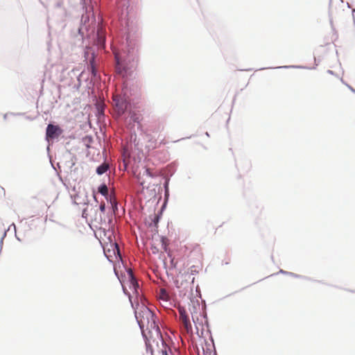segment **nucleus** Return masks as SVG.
I'll use <instances>...</instances> for the list:
<instances>
[{
    "label": "nucleus",
    "mask_w": 355,
    "mask_h": 355,
    "mask_svg": "<svg viewBox=\"0 0 355 355\" xmlns=\"http://www.w3.org/2000/svg\"><path fill=\"white\" fill-rule=\"evenodd\" d=\"M135 317L144 336L146 338V343L147 347L150 349L151 355H155L151 342L155 343V340H151V336L150 334L153 331L157 337H159L160 334L159 327L155 322L154 313L144 304H138L135 309Z\"/></svg>",
    "instance_id": "f257e3e1"
},
{
    "label": "nucleus",
    "mask_w": 355,
    "mask_h": 355,
    "mask_svg": "<svg viewBox=\"0 0 355 355\" xmlns=\"http://www.w3.org/2000/svg\"><path fill=\"white\" fill-rule=\"evenodd\" d=\"M178 309L180 314V320L184 327V331L187 334H193L189 315H191L193 322L194 324L196 330V333L199 335V331H201V334H202L204 318L201 313L200 305L195 306L193 304H189L188 310H187L183 306H179Z\"/></svg>",
    "instance_id": "f03ea898"
},
{
    "label": "nucleus",
    "mask_w": 355,
    "mask_h": 355,
    "mask_svg": "<svg viewBox=\"0 0 355 355\" xmlns=\"http://www.w3.org/2000/svg\"><path fill=\"white\" fill-rule=\"evenodd\" d=\"M161 343L162 347L157 349V352L159 355H180V352L176 349H172L170 347L167 346L162 338L161 336L157 337Z\"/></svg>",
    "instance_id": "7ed1b4c3"
},
{
    "label": "nucleus",
    "mask_w": 355,
    "mask_h": 355,
    "mask_svg": "<svg viewBox=\"0 0 355 355\" xmlns=\"http://www.w3.org/2000/svg\"><path fill=\"white\" fill-rule=\"evenodd\" d=\"M62 133V130L58 126L53 124H49L46 128V139L58 138Z\"/></svg>",
    "instance_id": "20e7f679"
},
{
    "label": "nucleus",
    "mask_w": 355,
    "mask_h": 355,
    "mask_svg": "<svg viewBox=\"0 0 355 355\" xmlns=\"http://www.w3.org/2000/svg\"><path fill=\"white\" fill-rule=\"evenodd\" d=\"M114 101H116V106L118 107V111L121 113H124L125 110L127 109L128 104L125 101L116 100L114 98Z\"/></svg>",
    "instance_id": "39448f33"
},
{
    "label": "nucleus",
    "mask_w": 355,
    "mask_h": 355,
    "mask_svg": "<svg viewBox=\"0 0 355 355\" xmlns=\"http://www.w3.org/2000/svg\"><path fill=\"white\" fill-rule=\"evenodd\" d=\"M148 137H149L150 138L147 141L146 146L149 150H154L159 147V144L157 142L156 139H154L153 138L150 137V135H148Z\"/></svg>",
    "instance_id": "423d86ee"
},
{
    "label": "nucleus",
    "mask_w": 355,
    "mask_h": 355,
    "mask_svg": "<svg viewBox=\"0 0 355 355\" xmlns=\"http://www.w3.org/2000/svg\"><path fill=\"white\" fill-rule=\"evenodd\" d=\"M108 169V165L107 164H103L96 168V173L98 175L105 173Z\"/></svg>",
    "instance_id": "0eeeda50"
},
{
    "label": "nucleus",
    "mask_w": 355,
    "mask_h": 355,
    "mask_svg": "<svg viewBox=\"0 0 355 355\" xmlns=\"http://www.w3.org/2000/svg\"><path fill=\"white\" fill-rule=\"evenodd\" d=\"M110 246L112 248L113 254L115 256H119V257H121L119 248L117 243H112V244H110Z\"/></svg>",
    "instance_id": "6e6552de"
},
{
    "label": "nucleus",
    "mask_w": 355,
    "mask_h": 355,
    "mask_svg": "<svg viewBox=\"0 0 355 355\" xmlns=\"http://www.w3.org/2000/svg\"><path fill=\"white\" fill-rule=\"evenodd\" d=\"M98 191L103 196H107L108 193V189L105 184H103L98 188Z\"/></svg>",
    "instance_id": "1a4fd4ad"
},
{
    "label": "nucleus",
    "mask_w": 355,
    "mask_h": 355,
    "mask_svg": "<svg viewBox=\"0 0 355 355\" xmlns=\"http://www.w3.org/2000/svg\"><path fill=\"white\" fill-rule=\"evenodd\" d=\"M146 175L147 177H149V178H153V177H155L156 175L153 173L150 168H146L145 171H144V175Z\"/></svg>",
    "instance_id": "9d476101"
},
{
    "label": "nucleus",
    "mask_w": 355,
    "mask_h": 355,
    "mask_svg": "<svg viewBox=\"0 0 355 355\" xmlns=\"http://www.w3.org/2000/svg\"><path fill=\"white\" fill-rule=\"evenodd\" d=\"M128 275L130 276V278L131 279V282L132 284L135 286V284H136L137 286H138L137 283L136 282V280L135 279V277H133V274H132V270H130V271L128 272Z\"/></svg>",
    "instance_id": "9b49d317"
},
{
    "label": "nucleus",
    "mask_w": 355,
    "mask_h": 355,
    "mask_svg": "<svg viewBox=\"0 0 355 355\" xmlns=\"http://www.w3.org/2000/svg\"><path fill=\"white\" fill-rule=\"evenodd\" d=\"M100 209L102 212H103L105 209V204H101V206H100Z\"/></svg>",
    "instance_id": "f8f14e48"
},
{
    "label": "nucleus",
    "mask_w": 355,
    "mask_h": 355,
    "mask_svg": "<svg viewBox=\"0 0 355 355\" xmlns=\"http://www.w3.org/2000/svg\"><path fill=\"white\" fill-rule=\"evenodd\" d=\"M138 179H139V182H140V184H141L142 187H146V182H145V181H141L139 178H138Z\"/></svg>",
    "instance_id": "ddd939ff"
},
{
    "label": "nucleus",
    "mask_w": 355,
    "mask_h": 355,
    "mask_svg": "<svg viewBox=\"0 0 355 355\" xmlns=\"http://www.w3.org/2000/svg\"><path fill=\"white\" fill-rule=\"evenodd\" d=\"M175 285L178 288H180V285H179V282L178 280H175Z\"/></svg>",
    "instance_id": "4468645a"
},
{
    "label": "nucleus",
    "mask_w": 355,
    "mask_h": 355,
    "mask_svg": "<svg viewBox=\"0 0 355 355\" xmlns=\"http://www.w3.org/2000/svg\"><path fill=\"white\" fill-rule=\"evenodd\" d=\"M162 295H166V291L162 289Z\"/></svg>",
    "instance_id": "2eb2a0df"
}]
</instances>
